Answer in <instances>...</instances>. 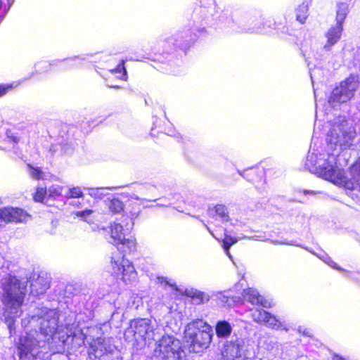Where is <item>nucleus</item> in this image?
<instances>
[{
	"label": "nucleus",
	"instance_id": "31",
	"mask_svg": "<svg viewBox=\"0 0 360 360\" xmlns=\"http://www.w3.org/2000/svg\"><path fill=\"white\" fill-rule=\"evenodd\" d=\"M89 195L94 198H101L104 196V194L102 193L101 189H90Z\"/></svg>",
	"mask_w": 360,
	"mask_h": 360
},
{
	"label": "nucleus",
	"instance_id": "28",
	"mask_svg": "<svg viewBox=\"0 0 360 360\" xmlns=\"http://www.w3.org/2000/svg\"><path fill=\"white\" fill-rule=\"evenodd\" d=\"M63 188L58 185H53L47 190V195L50 198H56L61 194Z\"/></svg>",
	"mask_w": 360,
	"mask_h": 360
},
{
	"label": "nucleus",
	"instance_id": "25",
	"mask_svg": "<svg viewBox=\"0 0 360 360\" xmlns=\"http://www.w3.org/2000/svg\"><path fill=\"white\" fill-rule=\"evenodd\" d=\"M28 167V174L29 175L36 180H39L43 179L44 172L39 167H34L32 166L30 164L27 165Z\"/></svg>",
	"mask_w": 360,
	"mask_h": 360
},
{
	"label": "nucleus",
	"instance_id": "20",
	"mask_svg": "<svg viewBox=\"0 0 360 360\" xmlns=\"http://www.w3.org/2000/svg\"><path fill=\"white\" fill-rule=\"evenodd\" d=\"M308 16V6L303 3L300 4L296 10L297 20L301 22L304 23Z\"/></svg>",
	"mask_w": 360,
	"mask_h": 360
},
{
	"label": "nucleus",
	"instance_id": "33",
	"mask_svg": "<svg viewBox=\"0 0 360 360\" xmlns=\"http://www.w3.org/2000/svg\"><path fill=\"white\" fill-rule=\"evenodd\" d=\"M11 87L12 86L10 85H7V86L0 85V97L4 96V94H6L7 91L9 89H11Z\"/></svg>",
	"mask_w": 360,
	"mask_h": 360
},
{
	"label": "nucleus",
	"instance_id": "11",
	"mask_svg": "<svg viewBox=\"0 0 360 360\" xmlns=\"http://www.w3.org/2000/svg\"><path fill=\"white\" fill-rule=\"evenodd\" d=\"M30 290L33 295L37 296L45 293L49 288V278L46 274H34L30 280Z\"/></svg>",
	"mask_w": 360,
	"mask_h": 360
},
{
	"label": "nucleus",
	"instance_id": "24",
	"mask_svg": "<svg viewBox=\"0 0 360 360\" xmlns=\"http://www.w3.org/2000/svg\"><path fill=\"white\" fill-rule=\"evenodd\" d=\"M351 173L354 182L360 186V158L352 167Z\"/></svg>",
	"mask_w": 360,
	"mask_h": 360
},
{
	"label": "nucleus",
	"instance_id": "26",
	"mask_svg": "<svg viewBox=\"0 0 360 360\" xmlns=\"http://www.w3.org/2000/svg\"><path fill=\"white\" fill-rule=\"evenodd\" d=\"M238 242V239L233 237H231V236L225 234V237L223 240V246L224 248L226 250V252L227 255L231 259V255L230 252H229V248Z\"/></svg>",
	"mask_w": 360,
	"mask_h": 360
},
{
	"label": "nucleus",
	"instance_id": "27",
	"mask_svg": "<svg viewBox=\"0 0 360 360\" xmlns=\"http://www.w3.org/2000/svg\"><path fill=\"white\" fill-rule=\"evenodd\" d=\"M93 214L92 210H85L80 212H77L75 213L76 216L78 217H80L82 220L84 221H86L88 223H91L93 219L91 218V214Z\"/></svg>",
	"mask_w": 360,
	"mask_h": 360
},
{
	"label": "nucleus",
	"instance_id": "10",
	"mask_svg": "<svg viewBox=\"0 0 360 360\" xmlns=\"http://www.w3.org/2000/svg\"><path fill=\"white\" fill-rule=\"evenodd\" d=\"M243 345L244 340L238 338L226 342L220 360H243L242 356Z\"/></svg>",
	"mask_w": 360,
	"mask_h": 360
},
{
	"label": "nucleus",
	"instance_id": "22",
	"mask_svg": "<svg viewBox=\"0 0 360 360\" xmlns=\"http://www.w3.org/2000/svg\"><path fill=\"white\" fill-rule=\"evenodd\" d=\"M214 211L222 221H228L229 220V215L227 207L224 205H217L214 207Z\"/></svg>",
	"mask_w": 360,
	"mask_h": 360
},
{
	"label": "nucleus",
	"instance_id": "9",
	"mask_svg": "<svg viewBox=\"0 0 360 360\" xmlns=\"http://www.w3.org/2000/svg\"><path fill=\"white\" fill-rule=\"evenodd\" d=\"M30 216L23 210L14 207L0 208V227L8 222H26Z\"/></svg>",
	"mask_w": 360,
	"mask_h": 360
},
{
	"label": "nucleus",
	"instance_id": "2",
	"mask_svg": "<svg viewBox=\"0 0 360 360\" xmlns=\"http://www.w3.org/2000/svg\"><path fill=\"white\" fill-rule=\"evenodd\" d=\"M136 339H143L146 344L155 341L154 354L161 360H180L182 350L179 340L171 335H162L161 327L153 325L148 319H140L134 324Z\"/></svg>",
	"mask_w": 360,
	"mask_h": 360
},
{
	"label": "nucleus",
	"instance_id": "21",
	"mask_svg": "<svg viewBox=\"0 0 360 360\" xmlns=\"http://www.w3.org/2000/svg\"><path fill=\"white\" fill-rule=\"evenodd\" d=\"M268 311L265 310L255 309L251 311V317L254 321L258 323H264Z\"/></svg>",
	"mask_w": 360,
	"mask_h": 360
},
{
	"label": "nucleus",
	"instance_id": "18",
	"mask_svg": "<svg viewBox=\"0 0 360 360\" xmlns=\"http://www.w3.org/2000/svg\"><path fill=\"white\" fill-rule=\"evenodd\" d=\"M348 13V6L346 4L341 3L338 5L336 13V25H342V23Z\"/></svg>",
	"mask_w": 360,
	"mask_h": 360
},
{
	"label": "nucleus",
	"instance_id": "42",
	"mask_svg": "<svg viewBox=\"0 0 360 360\" xmlns=\"http://www.w3.org/2000/svg\"><path fill=\"white\" fill-rule=\"evenodd\" d=\"M35 319H36V316H32V321H35Z\"/></svg>",
	"mask_w": 360,
	"mask_h": 360
},
{
	"label": "nucleus",
	"instance_id": "13",
	"mask_svg": "<svg viewBox=\"0 0 360 360\" xmlns=\"http://www.w3.org/2000/svg\"><path fill=\"white\" fill-rule=\"evenodd\" d=\"M342 32V25H336L335 27H330L326 33L327 38L326 43L325 44L323 49L325 50H330L333 46H334L341 37Z\"/></svg>",
	"mask_w": 360,
	"mask_h": 360
},
{
	"label": "nucleus",
	"instance_id": "40",
	"mask_svg": "<svg viewBox=\"0 0 360 360\" xmlns=\"http://www.w3.org/2000/svg\"><path fill=\"white\" fill-rule=\"evenodd\" d=\"M296 360H307V358L304 356H300L297 358Z\"/></svg>",
	"mask_w": 360,
	"mask_h": 360
},
{
	"label": "nucleus",
	"instance_id": "17",
	"mask_svg": "<svg viewBox=\"0 0 360 360\" xmlns=\"http://www.w3.org/2000/svg\"><path fill=\"white\" fill-rule=\"evenodd\" d=\"M146 200V199H140L135 195L131 197L129 200V206H131L132 209L130 211L132 217H137L141 212V205H143V202Z\"/></svg>",
	"mask_w": 360,
	"mask_h": 360
},
{
	"label": "nucleus",
	"instance_id": "23",
	"mask_svg": "<svg viewBox=\"0 0 360 360\" xmlns=\"http://www.w3.org/2000/svg\"><path fill=\"white\" fill-rule=\"evenodd\" d=\"M108 207L111 212L118 213L123 210L124 205L119 199L113 198L109 201Z\"/></svg>",
	"mask_w": 360,
	"mask_h": 360
},
{
	"label": "nucleus",
	"instance_id": "6",
	"mask_svg": "<svg viewBox=\"0 0 360 360\" xmlns=\"http://www.w3.org/2000/svg\"><path fill=\"white\" fill-rule=\"evenodd\" d=\"M358 87V83L354 77H350L342 82L339 86L335 88L328 98V103L336 107L341 103H346L353 96L354 92Z\"/></svg>",
	"mask_w": 360,
	"mask_h": 360
},
{
	"label": "nucleus",
	"instance_id": "41",
	"mask_svg": "<svg viewBox=\"0 0 360 360\" xmlns=\"http://www.w3.org/2000/svg\"><path fill=\"white\" fill-rule=\"evenodd\" d=\"M205 226H206L207 229L209 231V232H210L212 235H213V233H212V232L210 231V228H209L207 225H205Z\"/></svg>",
	"mask_w": 360,
	"mask_h": 360
},
{
	"label": "nucleus",
	"instance_id": "7",
	"mask_svg": "<svg viewBox=\"0 0 360 360\" xmlns=\"http://www.w3.org/2000/svg\"><path fill=\"white\" fill-rule=\"evenodd\" d=\"M112 273L126 284L136 279V271L131 263L123 256H113L111 259Z\"/></svg>",
	"mask_w": 360,
	"mask_h": 360
},
{
	"label": "nucleus",
	"instance_id": "30",
	"mask_svg": "<svg viewBox=\"0 0 360 360\" xmlns=\"http://www.w3.org/2000/svg\"><path fill=\"white\" fill-rule=\"evenodd\" d=\"M83 196V193L80 188L74 187L69 190L68 193L66 195L68 198H81Z\"/></svg>",
	"mask_w": 360,
	"mask_h": 360
},
{
	"label": "nucleus",
	"instance_id": "29",
	"mask_svg": "<svg viewBox=\"0 0 360 360\" xmlns=\"http://www.w3.org/2000/svg\"><path fill=\"white\" fill-rule=\"evenodd\" d=\"M47 195V190L45 188L38 187L34 195V200L37 202H42Z\"/></svg>",
	"mask_w": 360,
	"mask_h": 360
},
{
	"label": "nucleus",
	"instance_id": "8",
	"mask_svg": "<svg viewBox=\"0 0 360 360\" xmlns=\"http://www.w3.org/2000/svg\"><path fill=\"white\" fill-rule=\"evenodd\" d=\"M127 230L120 224L113 223L110 225V237L112 243L122 245L124 251H134L136 249V241L134 238H125Z\"/></svg>",
	"mask_w": 360,
	"mask_h": 360
},
{
	"label": "nucleus",
	"instance_id": "12",
	"mask_svg": "<svg viewBox=\"0 0 360 360\" xmlns=\"http://www.w3.org/2000/svg\"><path fill=\"white\" fill-rule=\"evenodd\" d=\"M242 295L243 298L252 304H260L266 308L271 307V302L264 299L255 289L248 288L244 290Z\"/></svg>",
	"mask_w": 360,
	"mask_h": 360
},
{
	"label": "nucleus",
	"instance_id": "4",
	"mask_svg": "<svg viewBox=\"0 0 360 360\" xmlns=\"http://www.w3.org/2000/svg\"><path fill=\"white\" fill-rule=\"evenodd\" d=\"M1 284L3 290L2 302L5 306L4 315L11 333L14 319L21 314L27 282L22 281L15 276H8L1 279Z\"/></svg>",
	"mask_w": 360,
	"mask_h": 360
},
{
	"label": "nucleus",
	"instance_id": "36",
	"mask_svg": "<svg viewBox=\"0 0 360 360\" xmlns=\"http://www.w3.org/2000/svg\"><path fill=\"white\" fill-rule=\"evenodd\" d=\"M326 262H327L330 266H333V268H336L335 266V262L332 261L330 259H328V261L324 260Z\"/></svg>",
	"mask_w": 360,
	"mask_h": 360
},
{
	"label": "nucleus",
	"instance_id": "1",
	"mask_svg": "<svg viewBox=\"0 0 360 360\" xmlns=\"http://www.w3.org/2000/svg\"><path fill=\"white\" fill-rule=\"evenodd\" d=\"M355 136L354 128L345 117L339 116L331 122L326 141L329 149L336 150L337 154L329 155L327 160L319 163L316 173L319 176L338 185L346 181L345 171L337 166V156L352 146Z\"/></svg>",
	"mask_w": 360,
	"mask_h": 360
},
{
	"label": "nucleus",
	"instance_id": "39",
	"mask_svg": "<svg viewBox=\"0 0 360 360\" xmlns=\"http://www.w3.org/2000/svg\"><path fill=\"white\" fill-rule=\"evenodd\" d=\"M162 279H163V281H165L166 282V283H167V284H168V285H171V286H173V284H172V283H169V281H167L166 280V278H162Z\"/></svg>",
	"mask_w": 360,
	"mask_h": 360
},
{
	"label": "nucleus",
	"instance_id": "34",
	"mask_svg": "<svg viewBox=\"0 0 360 360\" xmlns=\"http://www.w3.org/2000/svg\"><path fill=\"white\" fill-rule=\"evenodd\" d=\"M319 70H316V69H314L311 72H310V75H311V81L312 82H314V78L316 77V75H317V72Z\"/></svg>",
	"mask_w": 360,
	"mask_h": 360
},
{
	"label": "nucleus",
	"instance_id": "14",
	"mask_svg": "<svg viewBox=\"0 0 360 360\" xmlns=\"http://www.w3.org/2000/svg\"><path fill=\"white\" fill-rule=\"evenodd\" d=\"M90 354H94L96 357L102 356L103 354L111 352L110 345H106V340L102 338H98L92 341L90 345Z\"/></svg>",
	"mask_w": 360,
	"mask_h": 360
},
{
	"label": "nucleus",
	"instance_id": "5",
	"mask_svg": "<svg viewBox=\"0 0 360 360\" xmlns=\"http://www.w3.org/2000/svg\"><path fill=\"white\" fill-rule=\"evenodd\" d=\"M184 333L186 342L195 352H198L201 349L208 347L212 338L210 326L202 320L189 323L186 327Z\"/></svg>",
	"mask_w": 360,
	"mask_h": 360
},
{
	"label": "nucleus",
	"instance_id": "16",
	"mask_svg": "<svg viewBox=\"0 0 360 360\" xmlns=\"http://www.w3.org/2000/svg\"><path fill=\"white\" fill-rule=\"evenodd\" d=\"M233 330V327L227 321H219L215 326V332L217 338H227Z\"/></svg>",
	"mask_w": 360,
	"mask_h": 360
},
{
	"label": "nucleus",
	"instance_id": "32",
	"mask_svg": "<svg viewBox=\"0 0 360 360\" xmlns=\"http://www.w3.org/2000/svg\"><path fill=\"white\" fill-rule=\"evenodd\" d=\"M124 61L122 60V63L120 64H119V65L117 66V68L113 70V72H117V71H121V70H123V75H122V79H126V77H127V71H126V69L124 66Z\"/></svg>",
	"mask_w": 360,
	"mask_h": 360
},
{
	"label": "nucleus",
	"instance_id": "3",
	"mask_svg": "<svg viewBox=\"0 0 360 360\" xmlns=\"http://www.w3.org/2000/svg\"><path fill=\"white\" fill-rule=\"evenodd\" d=\"M43 314L37 315L40 319V331L46 340L41 341L34 338L30 334L22 336L20 339L18 349L21 360H33L39 354V348L42 347L41 342L44 343L52 338L58 328V316L53 309H44L41 310Z\"/></svg>",
	"mask_w": 360,
	"mask_h": 360
},
{
	"label": "nucleus",
	"instance_id": "37",
	"mask_svg": "<svg viewBox=\"0 0 360 360\" xmlns=\"http://www.w3.org/2000/svg\"><path fill=\"white\" fill-rule=\"evenodd\" d=\"M70 204L72 205L79 206V205H81V202L79 201H72Z\"/></svg>",
	"mask_w": 360,
	"mask_h": 360
},
{
	"label": "nucleus",
	"instance_id": "19",
	"mask_svg": "<svg viewBox=\"0 0 360 360\" xmlns=\"http://www.w3.org/2000/svg\"><path fill=\"white\" fill-rule=\"evenodd\" d=\"M264 324L272 329H279L283 327L281 321L269 312L266 315Z\"/></svg>",
	"mask_w": 360,
	"mask_h": 360
},
{
	"label": "nucleus",
	"instance_id": "35",
	"mask_svg": "<svg viewBox=\"0 0 360 360\" xmlns=\"http://www.w3.org/2000/svg\"><path fill=\"white\" fill-rule=\"evenodd\" d=\"M298 330H299L300 333H303V334H304L306 335H308V336L310 335L309 331H308V330L307 331V330H305V329L302 331V327H300Z\"/></svg>",
	"mask_w": 360,
	"mask_h": 360
},
{
	"label": "nucleus",
	"instance_id": "15",
	"mask_svg": "<svg viewBox=\"0 0 360 360\" xmlns=\"http://www.w3.org/2000/svg\"><path fill=\"white\" fill-rule=\"evenodd\" d=\"M176 290L179 291L182 295L192 298L197 304L207 302L210 299V296L207 293L198 290L196 289L191 288L181 290L176 288Z\"/></svg>",
	"mask_w": 360,
	"mask_h": 360
},
{
	"label": "nucleus",
	"instance_id": "38",
	"mask_svg": "<svg viewBox=\"0 0 360 360\" xmlns=\"http://www.w3.org/2000/svg\"><path fill=\"white\" fill-rule=\"evenodd\" d=\"M333 360H345L343 359L342 357L339 356H335L333 358Z\"/></svg>",
	"mask_w": 360,
	"mask_h": 360
}]
</instances>
